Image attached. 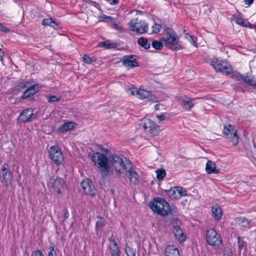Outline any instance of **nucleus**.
Wrapping results in <instances>:
<instances>
[{
	"mask_svg": "<svg viewBox=\"0 0 256 256\" xmlns=\"http://www.w3.org/2000/svg\"><path fill=\"white\" fill-rule=\"evenodd\" d=\"M151 44L154 48L156 50H160L162 49L164 44L160 39L159 41L156 40H153Z\"/></svg>",
	"mask_w": 256,
	"mask_h": 256,
	"instance_id": "30",
	"label": "nucleus"
},
{
	"mask_svg": "<svg viewBox=\"0 0 256 256\" xmlns=\"http://www.w3.org/2000/svg\"><path fill=\"white\" fill-rule=\"evenodd\" d=\"M0 30L4 32H10V29L6 26H2L0 22Z\"/></svg>",
	"mask_w": 256,
	"mask_h": 256,
	"instance_id": "48",
	"label": "nucleus"
},
{
	"mask_svg": "<svg viewBox=\"0 0 256 256\" xmlns=\"http://www.w3.org/2000/svg\"><path fill=\"white\" fill-rule=\"evenodd\" d=\"M46 99L48 102H58L60 100V97H56L55 96H46Z\"/></svg>",
	"mask_w": 256,
	"mask_h": 256,
	"instance_id": "38",
	"label": "nucleus"
},
{
	"mask_svg": "<svg viewBox=\"0 0 256 256\" xmlns=\"http://www.w3.org/2000/svg\"><path fill=\"white\" fill-rule=\"evenodd\" d=\"M184 38L186 40L189 41L195 47H198V44L196 42V38L194 36L189 34L188 33H186Z\"/></svg>",
	"mask_w": 256,
	"mask_h": 256,
	"instance_id": "33",
	"label": "nucleus"
},
{
	"mask_svg": "<svg viewBox=\"0 0 256 256\" xmlns=\"http://www.w3.org/2000/svg\"><path fill=\"white\" fill-rule=\"evenodd\" d=\"M156 172V178L158 180H162L166 175V172L163 169L157 170Z\"/></svg>",
	"mask_w": 256,
	"mask_h": 256,
	"instance_id": "37",
	"label": "nucleus"
},
{
	"mask_svg": "<svg viewBox=\"0 0 256 256\" xmlns=\"http://www.w3.org/2000/svg\"><path fill=\"white\" fill-rule=\"evenodd\" d=\"M30 256H44L42 252L40 250H35L32 252Z\"/></svg>",
	"mask_w": 256,
	"mask_h": 256,
	"instance_id": "47",
	"label": "nucleus"
},
{
	"mask_svg": "<svg viewBox=\"0 0 256 256\" xmlns=\"http://www.w3.org/2000/svg\"><path fill=\"white\" fill-rule=\"evenodd\" d=\"M238 222L243 227H249L251 221L245 218H239L237 219Z\"/></svg>",
	"mask_w": 256,
	"mask_h": 256,
	"instance_id": "31",
	"label": "nucleus"
},
{
	"mask_svg": "<svg viewBox=\"0 0 256 256\" xmlns=\"http://www.w3.org/2000/svg\"><path fill=\"white\" fill-rule=\"evenodd\" d=\"M100 220H98L96 222V228H100L104 227L105 226V220L102 217H98Z\"/></svg>",
	"mask_w": 256,
	"mask_h": 256,
	"instance_id": "39",
	"label": "nucleus"
},
{
	"mask_svg": "<svg viewBox=\"0 0 256 256\" xmlns=\"http://www.w3.org/2000/svg\"><path fill=\"white\" fill-rule=\"evenodd\" d=\"M100 46L102 47H105L106 48H114L116 46L114 44H107V42H100Z\"/></svg>",
	"mask_w": 256,
	"mask_h": 256,
	"instance_id": "41",
	"label": "nucleus"
},
{
	"mask_svg": "<svg viewBox=\"0 0 256 256\" xmlns=\"http://www.w3.org/2000/svg\"><path fill=\"white\" fill-rule=\"evenodd\" d=\"M110 16L102 14L98 16V18L100 22H106L108 19L109 18Z\"/></svg>",
	"mask_w": 256,
	"mask_h": 256,
	"instance_id": "45",
	"label": "nucleus"
},
{
	"mask_svg": "<svg viewBox=\"0 0 256 256\" xmlns=\"http://www.w3.org/2000/svg\"><path fill=\"white\" fill-rule=\"evenodd\" d=\"M156 117L160 121H163L166 119V116L164 114L158 115L157 114Z\"/></svg>",
	"mask_w": 256,
	"mask_h": 256,
	"instance_id": "51",
	"label": "nucleus"
},
{
	"mask_svg": "<svg viewBox=\"0 0 256 256\" xmlns=\"http://www.w3.org/2000/svg\"><path fill=\"white\" fill-rule=\"evenodd\" d=\"M114 18L110 16L109 18L108 19L106 22H111L114 20Z\"/></svg>",
	"mask_w": 256,
	"mask_h": 256,
	"instance_id": "56",
	"label": "nucleus"
},
{
	"mask_svg": "<svg viewBox=\"0 0 256 256\" xmlns=\"http://www.w3.org/2000/svg\"><path fill=\"white\" fill-rule=\"evenodd\" d=\"M110 172L111 169L114 170L118 176H121L131 168V162L126 157L122 154H113L109 158Z\"/></svg>",
	"mask_w": 256,
	"mask_h": 256,
	"instance_id": "1",
	"label": "nucleus"
},
{
	"mask_svg": "<svg viewBox=\"0 0 256 256\" xmlns=\"http://www.w3.org/2000/svg\"><path fill=\"white\" fill-rule=\"evenodd\" d=\"M108 2L110 5H116L118 3V0H106Z\"/></svg>",
	"mask_w": 256,
	"mask_h": 256,
	"instance_id": "49",
	"label": "nucleus"
},
{
	"mask_svg": "<svg viewBox=\"0 0 256 256\" xmlns=\"http://www.w3.org/2000/svg\"><path fill=\"white\" fill-rule=\"evenodd\" d=\"M164 252L166 256H180L178 249L173 245L167 246Z\"/></svg>",
	"mask_w": 256,
	"mask_h": 256,
	"instance_id": "26",
	"label": "nucleus"
},
{
	"mask_svg": "<svg viewBox=\"0 0 256 256\" xmlns=\"http://www.w3.org/2000/svg\"><path fill=\"white\" fill-rule=\"evenodd\" d=\"M81 186L84 193L90 196H94L96 194V188L92 181L88 179L84 180L81 182Z\"/></svg>",
	"mask_w": 256,
	"mask_h": 256,
	"instance_id": "19",
	"label": "nucleus"
},
{
	"mask_svg": "<svg viewBox=\"0 0 256 256\" xmlns=\"http://www.w3.org/2000/svg\"><path fill=\"white\" fill-rule=\"evenodd\" d=\"M216 164L212 160H208L206 166V171L208 174H218L219 170L216 169Z\"/></svg>",
	"mask_w": 256,
	"mask_h": 256,
	"instance_id": "24",
	"label": "nucleus"
},
{
	"mask_svg": "<svg viewBox=\"0 0 256 256\" xmlns=\"http://www.w3.org/2000/svg\"><path fill=\"white\" fill-rule=\"evenodd\" d=\"M122 65L128 69L138 66L136 56L134 55H126L120 58Z\"/></svg>",
	"mask_w": 256,
	"mask_h": 256,
	"instance_id": "16",
	"label": "nucleus"
},
{
	"mask_svg": "<svg viewBox=\"0 0 256 256\" xmlns=\"http://www.w3.org/2000/svg\"><path fill=\"white\" fill-rule=\"evenodd\" d=\"M130 30L137 34H142L148 32V25L144 20L137 18L132 19L128 24Z\"/></svg>",
	"mask_w": 256,
	"mask_h": 256,
	"instance_id": "6",
	"label": "nucleus"
},
{
	"mask_svg": "<svg viewBox=\"0 0 256 256\" xmlns=\"http://www.w3.org/2000/svg\"><path fill=\"white\" fill-rule=\"evenodd\" d=\"M154 108H155V110H160V105L158 104H156L154 106Z\"/></svg>",
	"mask_w": 256,
	"mask_h": 256,
	"instance_id": "57",
	"label": "nucleus"
},
{
	"mask_svg": "<svg viewBox=\"0 0 256 256\" xmlns=\"http://www.w3.org/2000/svg\"><path fill=\"white\" fill-rule=\"evenodd\" d=\"M111 256H120V250L118 247L116 246V244L112 246V249H109Z\"/></svg>",
	"mask_w": 256,
	"mask_h": 256,
	"instance_id": "36",
	"label": "nucleus"
},
{
	"mask_svg": "<svg viewBox=\"0 0 256 256\" xmlns=\"http://www.w3.org/2000/svg\"><path fill=\"white\" fill-rule=\"evenodd\" d=\"M82 60L86 64H90L92 62H96V58L95 56H90L88 55L85 54L82 58Z\"/></svg>",
	"mask_w": 256,
	"mask_h": 256,
	"instance_id": "32",
	"label": "nucleus"
},
{
	"mask_svg": "<svg viewBox=\"0 0 256 256\" xmlns=\"http://www.w3.org/2000/svg\"><path fill=\"white\" fill-rule=\"evenodd\" d=\"M42 25L46 26H50L54 28H56V26L60 24L58 21H56L52 18H44L42 20Z\"/></svg>",
	"mask_w": 256,
	"mask_h": 256,
	"instance_id": "28",
	"label": "nucleus"
},
{
	"mask_svg": "<svg viewBox=\"0 0 256 256\" xmlns=\"http://www.w3.org/2000/svg\"><path fill=\"white\" fill-rule=\"evenodd\" d=\"M254 1V0H244L245 4L248 5L252 4Z\"/></svg>",
	"mask_w": 256,
	"mask_h": 256,
	"instance_id": "53",
	"label": "nucleus"
},
{
	"mask_svg": "<svg viewBox=\"0 0 256 256\" xmlns=\"http://www.w3.org/2000/svg\"><path fill=\"white\" fill-rule=\"evenodd\" d=\"M124 250L127 256H136V250L130 248L127 244L125 246Z\"/></svg>",
	"mask_w": 256,
	"mask_h": 256,
	"instance_id": "34",
	"label": "nucleus"
},
{
	"mask_svg": "<svg viewBox=\"0 0 256 256\" xmlns=\"http://www.w3.org/2000/svg\"><path fill=\"white\" fill-rule=\"evenodd\" d=\"M111 24L114 26V28L118 31L119 32H122V27L120 25V21L114 18V20L111 22Z\"/></svg>",
	"mask_w": 256,
	"mask_h": 256,
	"instance_id": "35",
	"label": "nucleus"
},
{
	"mask_svg": "<svg viewBox=\"0 0 256 256\" xmlns=\"http://www.w3.org/2000/svg\"><path fill=\"white\" fill-rule=\"evenodd\" d=\"M50 250V251L48 256H56V252L54 250V244H51Z\"/></svg>",
	"mask_w": 256,
	"mask_h": 256,
	"instance_id": "44",
	"label": "nucleus"
},
{
	"mask_svg": "<svg viewBox=\"0 0 256 256\" xmlns=\"http://www.w3.org/2000/svg\"><path fill=\"white\" fill-rule=\"evenodd\" d=\"M92 160L95 165L98 168L103 177H106L110 174L109 164V158L102 154L96 152L93 154Z\"/></svg>",
	"mask_w": 256,
	"mask_h": 256,
	"instance_id": "3",
	"label": "nucleus"
},
{
	"mask_svg": "<svg viewBox=\"0 0 256 256\" xmlns=\"http://www.w3.org/2000/svg\"><path fill=\"white\" fill-rule=\"evenodd\" d=\"M69 217V213L67 210H65L64 213V218L65 219L68 218Z\"/></svg>",
	"mask_w": 256,
	"mask_h": 256,
	"instance_id": "54",
	"label": "nucleus"
},
{
	"mask_svg": "<svg viewBox=\"0 0 256 256\" xmlns=\"http://www.w3.org/2000/svg\"><path fill=\"white\" fill-rule=\"evenodd\" d=\"M76 124L74 122H68L61 125L58 129V132H64L74 128Z\"/></svg>",
	"mask_w": 256,
	"mask_h": 256,
	"instance_id": "25",
	"label": "nucleus"
},
{
	"mask_svg": "<svg viewBox=\"0 0 256 256\" xmlns=\"http://www.w3.org/2000/svg\"><path fill=\"white\" fill-rule=\"evenodd\" d=\"M148 206L154 212L162 216H166L170 213L168 203L164 198H155L148 203Z\"/></svg>",
	"mask_w": 256,
	"mask_h": 256,
	"instance_id": "4",
	"label": "nucleus"
},
{
	"mask_svg": "<svg viewBox=\"0 0 256 256\" xmlns=\"http://www.w3.org/2000/svg\"><path fill=\"white\" fill-rule=\"evenodd\" d=\"M38 91V84H34L27 88L23 93L22 98H26L36 94Z\"/></svg>",
	"mask_w": 256,
	"mask_h": 256,
	"instance_id": "23",
	"label": "nucleus"
},
{
	"mask_svg": "<svg viewBox=\"0 0 256 256\" xmlns=\"http://www.w3.org/2000/svg\"><path fill=\"white\" fill-rule=\"evenodd\" d=\"M232 20L236 24L244 27L246 26L247 20H244L242 15L240 14H234L232 17Z\"/></svg>",
	"mask_w": 256,
	"mask_h": 256,
	"instance_id": "27",
	"label": "nucleus"
},
{
	"mask_svg": "<svg viewBox=\"0 0 256 256\" xmlns=\"http://www.w3.org/2000/svg\"><path fill=\"white\" fill-rule=\"evenodd\" d=\"M224 134L226 136V138L231 142L233 145L236 146L238 142V136L234 127L231 124H228L224 126Z\"/></svg>",
	"mask_w": 256,
	"mask_h": 256,
	"instance_id": "13",
	"label": "nucleus"
},
{
	"mask_svg": "<svg viewBox=\"0 0 256 256\" xmlns=\"http://www.w3.org/2000/svg\"><path fill=\"white\" fill-rule=\"evenodd\" d=\"M138 44L144 48L148 50L150 47V43L148 42L146 38L141 37L138 40Z\"/></svg>",
	"mask_w": 256,
	"mask_h": 256,
	"instance_id": "29",
	"label": "nucleus"
},
{
	"mask_svg": "<svg viewBox=\"0 0 256 256\" xmlns=\"http://www.w3.org/2000/svg\"><path fill=\"white\" fill-rule=\"evenodd\" d=\"M65 184L64 180L58 177L50 178L48 183L50 190L58 194H61L62 190L64 188Z\"/></svg>",
	"mask_w": 256,
	"mask_h": 256,
	"instance_id": "9",
	"label": "nucleus"
},
{
	"mask_svg": "<svg viewBox=\"0 0 256 256\" xmlns=\"http://www.w3.org/2000/svg\"><path fill=\"white\" fill-rule=\"evenodd\" d=\"M162 26L160 24H154L152 26V34H157L160 30Z\"/></svg>",
	"mask_w": 256,
	"mask_h": 256,
	"instance_id": "40",
	"label": "nucleus"
},
{
	"mask_svg": "<svg viewBox=\"0 0 256 256\" xmlns=\"http://www.w3.org/2000/svg\"><path fill=\"white\" fill-rule=\"evenodd\" d=\"M210 65L216 72H220L224 75H230L233 72L232 68L228 61L220 58H214L210 61Z\"/></svg>",
	"mask_w": 256,
	"mask_h": 256,
	"instance_id": "5",
	"label": "nucleus"
},
{
	"mask_svg": "<svg viewBox=\"0 0 256 256\" xmlns=\"http://www.w3.org/2000/svg\"><path fill=\"white\" fill-rule=\"evenodd\" d=\"M173 232L176 239L180 243L184 242L186 240V236L180 226H174Z\"/></svg>",
	"mask_w": 256,
	"mask_h": 256,
	"instance_id": "21",
	"label": "nucleus"
},
{
	"mask_svg": "<svg viewBox=\"0 0 256 256\" xmlns=\"http://www.w3.org/2000/svg\"><path fill=\"white\" fill-rule=\"evenodd\" d=\"M130 94L132 96H138V98L140 100L147 99L148 101L152 102H158V98L154 94H152L150 91L140 88L138 89L134 88H130L128 89Z\"/></svg>",
	"mask_w": 256,
	"mask_h": 256,
	"instance_id": "8",
	"label": "nucleus"
},
{
	"mask_svg": "<svg viewBox=\"0 0 256 256\" xmlns=\"http://www.w3.org/2000/svg\"><path fill=\"white\" fill-rule=\"evenodd\" d=\"M206 240L210 245L214 247H218L222 244L220 235L212 228L207 230Z\"/></svg>",
	"mask_w": 256,
	"mask_h": 256,
	"instance_id": "10",
	"label": "nucleus"
},
{
	"mask_svg": "<svg viewBox=\"0 0 256 256\" xmlns=\"http://www.w3.org/2000/svg\"><path fill=\"white\" fill-rule=\"evenodd\" d=\"M2 182L4 186L8 187L10 184L12 179V174L9 169V166L6 164H4L2 168Z\"/></svg>",
	"mask_w": 256,
	"mask_h": 256,
	"instance_id": "17",
	"label": "nucleus"
},
{
	"mask_svg": "<svg viewBox=\"0 0 256 256\" xmlns=\"http://www.w3.org/2000/svg\"><path fill=\"white\" fill-rule=\"evenodd\" d=\"M166 195L171 200H178L179 198L187 196V191L185 188L180 186L164 190Z\"/></svg>",
	"mask_w": 256,
	"mask_h": 256,
	"instance_id": "11",
	"label": "nucleus"
},
{
	"mask_svg": "<svg viewBox=\"0 0 256 256\" xmlns=\"http://www.w3.org/2000/svg\"><path fill=\"white\" fill-rule=\"evenodd\" d=\"M211 212L213 218L216 221H218L222 216V210L218 204H214L211 207Z\"/></svg>",
	"mask_w": 256,
	"mask_h": 256,
	"instance_id": "22",
	"label": "nucleus"
},
{
	"mask_svg": "<svg viewBox=\"0 0 256 256\" xmlns=\"http://www.w3.org/2000/svg\"><path fill=\"white\" fill-rule=\"evenodd\" d=\"M246 26H245L244 28H252V29L256 28V25L252 24H250L248 21L246 22Z\"/></svg>",
	"mask_w": 256,
	"mask_h": 256,
	"instance_id": "50",
	"label": "nucleus"
},
{
	"mask_svg": "<svg viewBox=\"0 0 256 256\" xmlns=\"http://www.w3.org/2000/svg\"><path fill=\"white\" fill-rule=\"evenodd\" d=\"M224 253L226 256H232L233 255L232 249L228 246H226L224 248Z\"/></svg>",
	"mask_w": 256,
	"mask_h": 256,
	"instance_id": "43",
	"label": "nucleus"
},
{
	"mask_svg": "<svg viewBox=\"0 0 256 256\" xmlns=\"http://www.w3.org/2000/svg\"><path fill=\"white\" fill-rule=\"evenodd\" d=\"M176 99L180 104L187 111H190L194 105V99L186 95L178 96Z\"/></svg>",
	"mask_w": 256,
	"mask_h": 256,
	"instance_id": "15",
	"label": "nucleus"
},
{
	"mask_svg": "<svg viewBox=\"0 0 256 256\" xmlns=\"http://www.w3.org/2000/svg\"><path fill=\"white\" fill-rule=\"evenodd\" d=\"M128 176L130 181L134 185L137 184L139 182V176L137 172L134 170L131 164V168L126 170L125 173Z\"/></svg>",
	"mask_w": 256,
	"mask_h": 256,
	"instance_id": "20",
	"label": "nucleus"
},
{
	"mask_svg": "<svg viewBox=\"0 0 256 256\" xmlns=\"http://www.w3.org/2000/svg\"><path fill=\"white\" fill-rule=\"evenodd\" d=\"M232 76L238 80H242L243 82L252 86L256 89V78L253 76L242 75L238 74H232Z\"/></svg>",
	"mask_w": 256,
	"mask_h": 256,
	"instance_id": "18",
	"label": "nucleus"
},
{
	"mask_svg": "<svg viewBox=\"0 0 256 256\" xmlns=\"http://www.w3.org/2000/svg\"><path fill=\"white\" fill-rule=\"evenodd\" d=\"M114 18L110 16L109 18L108 19L106 22H111L114 20Z\"/></svg>",
	"mask_w": 256,
	"mask_h": 256,
	"instance_id": "55",
	"label": "nucleus"
},
{
	"mask_svg": "<svg viewBox=\"0 0 256 256\" xmlns=\"http://www.w3.org/2000/svg\"><path fill=\"white\" fill-rule=\"evenodd\" d=\"M164 46L172 51H178L184 48L182 42L177 34L170 29H168L164 36L160 38Z\"/></svg>",
	"mask_w": 256,
	"mask_h": 256,
	"instance_id": "2",
	"label": "nucleus"
},
{
	"mask_svg": "<svg viewBox=\"0 0 256 256\" xmlns=\"http://www.w3.org/2000/svg\"><path fill=\"white\" fill-rule=\"evenodd\" d=\"M140 126L144 131L152 136H156L159 134L160 128L159 125L152 121L150 119L144 118L140 120Z\"/></svg>",
	"mask_w": 256,
	"mask_h": 256,
	"instance_id": "7",
	"label": "nucleus"
},
{
	"mask_svg": "<svg viewBox=\"0 0 256 256\" xmlns=\"http://www.w3.org/2000/svg\"><path fill=\"white\" fill-rule=\"evenodd\" d=\"M48 153L50 158L58 166L61 164L64 160L62 152L60 148L56 146H50L48 150Z\"/></svg>",
	"mask_w": 256,
	"mask_h": 256,
	"instance_id": "12",
	"label": "nucleus"
},
{
	"mask_svg": "<svg viewBox=\"0 0 256 256\" xmlns=\"http://www.w3.org/2000/svg\"><path fill=\"white\" fill-rule=\"evenodd\" d=\"M110 242H111V244H110L108 248H109V249H112V246H114V244H116V247H118V245L116 243V242L115 240V239L114 238H113L112 236L110 238Z\"/></svg>",
	"mask_w": 256,
	"mask_h": 256,
	"instance_id": "46",
	"label": "nucleus"
},
{
	"mask_svg": "<svg viewBox=\"0 0 256 256\" xmlns=\"http://www.w3.org/2000/svg\"><path fill=\"white\" fill-rule=\"evenodd\" d=\"M34 109L27 108L22 110L18 118V123L28 122L34 120L36 115L34 113Z\"/></svg>",
	"mask_w": 256,
	"mask_h": 256,
	"instance_id": "14",
	"label": "nucleus"
},
{
	"mask_svg": "<svg viewBox=\"0 0 256 256\" xmlns=\"http://www.w3.org/2000/svg\"><path fill=\"white\" fill-rule=\"evenodd\" d=\"M238 244L240 251V252L244 247V241L240 236L238 237Z\"/></svg>",
	"mask_w": 256,
	"mask_h": 256,
	"instance_id": "42",
	"label": "nucleus"
},
{
	"mask_svg": "<svg viewBox=\"0 0 256 256\" xmlns=\"http://www.w3.org/2000/svg\"><path fill=\"white\" fill-rule=\"evenodd\" d=\"M4 56V52L2 49L0 48V61L2 62L3 57Z\"/></svg>",
	"mask_w": 256,
	"mask_h": 256,
	"instance_id": "52",
	"label": "nucleus"
}]
</instances>
